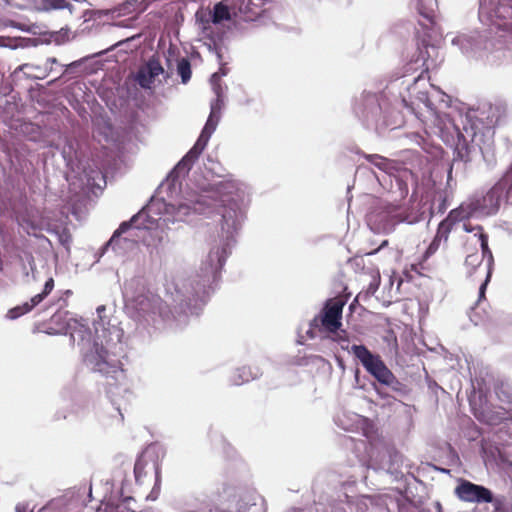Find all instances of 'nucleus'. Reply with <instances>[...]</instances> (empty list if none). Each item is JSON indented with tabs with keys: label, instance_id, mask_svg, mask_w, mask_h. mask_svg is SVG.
<instances>
[{
	"label": "nucleus",
	"instance_id": "obj_1",
	"mask_svg": "<svg viewBox=\"0 0 512 512\" xmlns=\"http://www.w3.org/2000/svg\"><path fill=\"white\" fill-rule=\"evenodd\" d=\"M475 214L476 211L470 199L468 202L462 203L459 207L452 209L448 216L439 223L437 233L427 248L422 261L418 263V265H422L430 255L434 254L438 250L442 239L447 241L449 234L456 223L467 220Z\"/></svg>",
	"mask_w": 512,
	"mask_h": 512
},
{
	"label": "nucleus",
	"instance_id": "obj_2",
	"mask_svg": "<svg viewBox=\"0 0 512 512\" xmlns=\"http://www.w3.org/2000/svg\"><path fill=\"white\" fill-rule=\"evenodd\" d=\"M446 209V192L440 189L434 180L429 179L426 184H423L418 206V222L431 218L434 214H442Z\"/></svg>",
	"mask_w": 512,
	"mask_h": 512
},
{
	"label": "nucleus",
	"instance_id": "obj_3",
	"mask_svg": "<svg viewBox=\"0 0 512 512\" xmlns=\"http://www.w3.org/2000/svg\"><path fill=\"white\" fill-rule=\"evenodd\" d=\"M351 350L363 367L379 382L389 385L394 380L393 373L388 369L379 355L372 354L364 345H353Z\"/></svg>",
	"mask_w": 512,
	"mask_h": 512
},
{
	"label": "nucleus",
	"instance_id": "obj_4",
	"mask_svg": "<svg viewBox=\"0 0 512 512\" xmlns=\"http://www.w3.org/2000/svg\"><path fill=\"white\" fill-rule=\"evenodd\" d=\"M509 199L511 198L506 196L503 188L496 183L485 195L475 196L470 200L476 213L492 215L499 210L502 202H507Z\"/></svg>",
	"mask_w": 512,
	"mask_h": 512
},
{
	"label": "nucleus",
	"instance_id": "obj_5",
	"mask_svg": "<svg viewBox=\"0 0 512 512\" xmlns=\"http://www.w3.org/2000/svg\"><path fill=\"white\" fill-rule=\"evenodd\" d=\"M454 493L459 500L464 502L491 503L493 501V494L488 488L465 479L460 480Z\"/></svg>",
	"mask_w": 512,
	"mask_h": 512
},
{
	"label": "nucleus",
	"instance_id": "obj_6",
	"mask_svg": "<svg viewBox=\"0 0 512 512\" xmlns=\"http://www.w3.org/2000/svg\"><path fill=\"white\" fill-rule=\"evenodd\" d=\"M149 472L155 474L156 484L160 481V464L157 453L154 450H144L134 465V475L137 483L142 484Z\"/></svg>",
	"mask_w": 512,
	"mask_h": 512
},
{
	"label": "nucleus",
	"instance_id": "obj_7",
	"mask_svg": "<svg viewBox=\"0 0 512 512\" xmlns=\"http://www.w3.org/2000/svg\"><path fill=\"white\" fill-rule=\"evenodd\" d=\"M343 306L341 300H331L325 305L321 324L327 331L334 333L340 328Z\"/></svg>",
	"mask_w": 512,
	"mask_h": 512
},
{
	"label": "nucleus",
	"instance_id": "obj_8",
	"mask_svg": "<svg viewBox=\"0 0 512 512\" xmlns=\"http://www.w3.org/2000/svg\"><path fill=\"white\" fill-rule=\"evenodd\" d=\"M54 279L50 277L44 285L43 291L33 296L29 302H25L22 305L16 306L8 311V317L10 319H16L28 312H30L35 306L40 304L53 290Z\"/></svg>",
	"mask_w": 512,
	"mask_h": 512
},
{
	"label": "nucleus",
	"instance_id": "obj_9",
	"mask_svg": "<svg viewBox=\"0 0 512 512\" xmlns=\"http://www.w3.org/2000/svg\"><path fill=\"white\" fill-rule=\"evenodd\" d=\"M211 135L206 132H201L199 138L197 139L194 146L188 151V153L182 158V160L177 164V170H186L189 171L193 165V163L199 158L201 153L206 148Z\"/></svg>",
	"mask_w": 512,
	"mask_h": 512
},
{
	"label": "nucleus",
	"instance_id": "obj_10",
	"mask_svg": "<svg viewBox=\"0 0 512 512\" xmlns=\"http://www.w3.org/2000/svg\"><path fill=\"white\" fill-rule=\"evenodd\" d=\"M214 91L217 95L216 101L211 105V112L207 119V122L203 128V132H206L210 135L215 131L216 126L218 124L220 118V110L223 105L222 95H221V86L219 84L214 83Z\"/></svg>",
	"mask_w": 512,
	"mask_h": 512
},
{
	"label": "nucleus",
	"instance_id": "obj_11",
	"mask_svg": "<svg viewBox=\"0 0 512 512\" xmlns=\"http://www.w3.org/2000/svg\"><path fill=\"white\" fill-rule=\"evenodd\" d=\"M92 362L94 364V369L100 373L109 374L117 371V366L110 363L109 353L103 347L96 348V353L93 356Z\"/></svg>",
	"mask_w": 512,
	"mask_h": 512
},
{
	"label": "nucleus",
	"instance_id": "obj_12",
	"mask_svg": "<svg viewBox=\"0 0 512 512\" xmlns=\"http://www.w3.org/2000/svg\"><path fill=\"white\" fill-rule=\"evenodd\" d=\"M147 214L144 211H140L136 215H134L130 221H124L122 222L119 227L114 231L112 237L110 240L106 243L104 249H107L108 247H113L116 245V243L119 241L120 236L128 231L133 225L137 228H141V225L138 224V221L144 217H146Z\"/></svg>",
	"mask_w": 512,
	"mask_h": 512
},
{
	"label": "nucleus",
	"instance_id": "obj_13",
	"mask_svg": "<svg viewBox=\"0 0 512 512\" xmlns=\"http://www.w3.org/2000/svg\"><path fill=\"white\" fill-rule=\"evenodd\" d=\"M440 97V93L437 89L433 87V93L429 94L428 92H419L418 100L423 102L427 108V112L429 116L432 117V122L436 125L438 124V120L440 118L439 111L437 106L435 105L433 98Z\"/></svg>",
	"mask_w": 512,
	"mask_h": 512
},
{
	"label": "nucleus",
	"instance_id": "obj_14",
	"mask_svg": "<svg viewBox=\"0 0 512 512\" xmlns=\"http://www.w3.org/2000/svg\"><path fill=\"white\" fill-rule=\"evenodd\" d=\"M437 0H418V13L428 22L425 26H433L436 19Z\"/></svg>",
	"mask_w": 512,
	"mask_h": 512
},
{
	"label": "nucleus",
	"instance_id": "obj_15",
	"mask_svg": "<svg viewBox=\"0 0 512 512\" xmlns=\"http://www.w3.org/2000/svg\"><path fill=\"white\" fill-rule=\"evenodd\" d=\"M425 53L428 56L427 58H424V55H423L422 51L420 53L421 58L423 59L422 66L424 67V69L421 72V74L418 75V81L424 79L425 75H428L430 70H434L437 67L436 59H434V58L430 59L431 56H435V57L438 56V50L436 49V47H434V46H430V47L426 46L425 47ZM427 79L429 80L430 77L427 76Z\"/></svg>",
	"mask_w": 512,
	"mask_h": 512
},
{
	"label": "nucleus",
	"instance_id": "obj_16",
	"mask_svg": "<svg viewBox=\"0 0 512 512\" xmlns=\"http://www.w3.org/2000/svg\"><path fill=\"white\" fill-rule=\"evenodd\" d=\"M473 146L461 135L455 146V160H460L465 163L470 162L472 158Z\"/></svg>",
	"mask_w": 512,
	"mask_h": 512
},
{
	"label": "nucleus",
	"instance_id": "obj_17",
	"mask_svg": "<svg viewBox=\"0 0 512 512\" xmlns=\"http://www.w3.org/2000/svg\"><path fill=\"white\" fill-rule=\"evenodd\" d=\"M211 14L212 23L214 24H219L223 21H229L231 19L230 9L223 1L214 5Z\"/></svg>",
	"mask_w": 512,
	"mask_h": 512
},
{
	"label": "nucleus",
	"instance_id": "obj_18",
	"mask_svg": "<svg viewBox=\"0 0 512 512\" xmlns=\"http://www.w3.org/2000/svg\"><path fill=\"white\" fill-rule=\"evenodd\" d=\"M475 236L478 237V240L480 241L482 258L487 259L489 265H491L494 262V258L492 251L488 245V234H486L485 232H481L479 234H475Z\"/></svg>",
	"mask_w": 512,
	"mask_h": 512
},
{
	"label": "nucleus",
	"instance_id": "obj_19",
	"mask_svg": "<svg viewBox=\"0 0 512 512\" xmlns=\"http://www.w3.org/2000/svg\"><path fill=\"white\" fill-rule=\"evenodd\" d=\"M177 72L181 77L182 83L186 84L191 79V64L187 58H181L178 61Z\"/></svg>",
	"mask_w": 512,
	"mask_h": 512
},
{
	"label": "nucleus",
	"instance_id": "obj_20",
	"mask_svg": "<svg viewBox=\"0 0 512 512\" xmlns=\"http://www.w3.org/2000/svg\"><path fill=\"white\" fill-rule=\"evenodd\" d=\"M196 20L202 26L203 33L207 36L208 32L212 31L211 23H212V14L211 11L208 12H197Z\"/></svg>",
	"mask_w": 512,
	"mask_h": 512
},
{
	"label": "nucleus",
	"instance_id": "obj_21",
	"mask_svg": "<svg viewBox=\"0 0 512 512\" xmlns=\"http://www.w3.org/2000/svg\"><path fill=\"white\" fill-rule=\"evenodd\" d=\"M154 80L155 79L153 78V76H150L146 72L145 66L141 67L136 74L137 83L140 85V87L144 89H150L152 84L154 83Z\"/></svg>",
	"mask_w": 512,
	"mask_h": 512
},
{
	"label": "nucleus",
	"instance_id": "obj_22",
	"mask_svg": "<svg viewBox=\"0 0 512 512\" xmlns=\"http://www.w3.org/2000/svg\"><path fill=\"white\" fill-rule=\"evenodd\" d=\"M145 67H146V72L150 76H153L154 79L156 77H158L159 75L163 74V72H164V69H163L159 59H157L155 57L150 58L148 60V62L146 63Z\"/></svg>",
	"mask_w": 512,
	"mask_h": 512
},
{
	"label": "nucleus",
	"instance_id": "obj_23",
	"mask_svg": "<svg viewBox=\"0 0 512 512\" xmlns=\"http://www.w3.org/2000/svg\"><path fill=\"white\" fill-rule=\"evenodd\" d=\"M225 258H226V249L224 247L222 248H217V249H213L210 251L209 253V259L210 261L212 262L214 259H216L217 261V264L215 265L214 267V270H220L224 263H225Z\"/></svg>",
	"mask_w": 512,
	"mask_h": 512
},
{
	"label": "nucleus",
	"instance_id": "obj_24",
	"mask_svg": "<svg viewBox=\"0 0 512 512\" xmlns=\"http://www.w3.org/2000/svg\"><path fill=\"white\" fill-rule=\"evenodd\" d=\"M497 183L503 188L506 196L512 198V163L509 169Z\"/></svg>",
	"mask_w": 512,
	"mask_h": 512
},
{
	"label": "nucleus",
	"instance_id": "obj_25",
	"mask_svg": "<svg viewBox=\"0 0 512 512\" xmlns=\"http://www.w3.org/2000/svg\"><path fill=\"white\" fill-rule=\"evenodd\" d=\"M103 512H134V510L128 506V503L125 500L118 503H106Z\"/></svg>",
	"mask_w": 512,
	"mask_h": 512
},
{
	"label": "nucleus",
	"instance_id": "obj_26",
	"mask_svg": "<svg viewBox=\"0 0 512 512\" xmlns=\"http://www.w3.org/2000/svg\"><path fill=\"white\" fill-rule=\"evenodd\" d=\"M367 161L378 167L379 169H385L387 167V159L377 154L365 155Z\"/></svg>",
	"mask_w": 512,
	"mask_h": 512
},
{
	"label": "nucleus",
	"instance_id": "obj_27",
	"mask_svg": "<svg viewBox=\"0 0 512 512\" xmlns=\"http://www.w3.org/2000/svg\"><path fill=\"white\" fill-rule=\"evenodd\" d=\"M497 14L499 17H503V18H509L511 19L512 21V6H504V5H500L498 8H497ZM511 29H512V22L509 23Z\"/></svg>",
	"mask_w": 512,
	"mask_h": 512
},
{
	"label": "nucleus",
	"instance_id": "obj_28",
	"mask_svg": "<svg viewBox=\"0 0 512 512\" xmlns=\"http://www.w3.org/2000/svg\"><path fill=\"white\" fill-rule=\"evenodd\" d=\"M502 420H505V426L508 428V430L510 431V436H512V417H507V418H504V417H498V416H495V417H491V420H490V424H498L500 421Z\"/></svg>",
	"mask_w": 512,
	"mask_h": 512
},
{
	"label": "nucleus",
	"instance_id": "obj_29",
	"mask_svg": "<svg viewBox=\"0 0 512 512\" xmlns=\"http://www.w3.org/2000/svg\"><path fill=\"white\" fill-rule=\"evenodd\" d=\"M74 153H75V151H74L72 142L67 141L66 146H64V148L62 150V154H63L64 158L71 160Z\"/></svg>",
	"mask_w": 512,
	"mask_h": 512
},
{
	"label": "nucleus",
	"instance_id": "obj_30",
	"mask_svg": "<svg viewBox=\"0 0 512 512\" xmlns=\"http://www.w3.org/2000/svg\"><path fill=\"white\" fill-rule=\"evenodd\" d=\"M68 312L66 311H57L51 317V322L55 324H60L67 316Z\"/></svg>",
	"mask_w": 512,
	"mask_h": 512
},
{
	"label": "nucleus",
	"instance_id": "obj_31",
	"mask_svg": "<svg viewBox=\"0 0 512 512\" xmlns=\"http://www.w3.org/2000/svg\"><path fill=\"white\" fill-rule=\"evenodd\" d=\"M463 228H464V230H465L466 232H468V233H472V232L476 231V233H475V234H479V233H481V232H484V229H483V227H482V226H480V225L472 226L470 223H465V224L463 225Z\"/></svg>",
	"mask_w": 512,
	"mask_h": 512
},
{
	"label": "nucleus",
	"instance_id": "obj_32",
	"mask_svg": "<svg viewBox=\"0 0 512 512\" xmlns=\"http://www.w3.org/2000/svg\"><path fill=\"white\" fill-rule=\"evenodd\" d=\"M415 506L412 503L402 504L399 506L398 512H414Z\"/></svg>",
	"mask_w": 512,
	"mask_h": 512
},
{
	"label": "nucleus",
	"instance_id": "obj_33",
	"mask_svg": "<svg viewBox=\"0 0 512 512\" xmlns=\"http://www.w3.org/2000/svg\"><path fill=\"white\" fill-rule=\"evenodd\" d=\"M488 281H489V275L487 276L486 280L481 284V286L479 288V299H482L485 297V291H486Z\"/></svg>",
	"mask_w": 512,
	"mask_h": 512
},
{
	"label": "nucleus",
	"instance_id": "obj_34",
	"mask_svg": "<svg viewBox=\"0 0 512 512\" xmlns=\"http://www.w3.org/2000/svg\"><path fill=\"white\" fill-rule=\"evenodd\" d=\"M405 280H406L407 282H410V281L412 280V276H411V275H409V273H408V272H405V273H404V277H401V278H400V281H399V284H398V288H400V287L403 285V283H404V281H405Z\"/></svg>",
	"mask_w": 512,
	"mask_h": 512
},
{
	"label": "nucleus",
	"instance_id": "obj_35",
	"mask_svg": "<svg viewBox=\"0 0 512 512\" xmlns=\"http://www.w3.org/2000/svg\"><path fill=\"white\" fill-rule=\"evenodd\" d=\"M67 5L66 0H55V3L53 4V7L56 9H62Z\"/></svg>",
	"mask_w": 512,
	"mask_h": 512
},
{
	"label": "nucleus",
	"instance_id": "obj_36",
	"mask_svg": "<svg viewBox=\"0 0 512 512\" xmlns=\"http://www.w3.org/2000/svg\"><path fill=\"white\" fill-rule=\"evenodd\" d=\"M37 72L34 74V77L38 79H42L47 75L46 70H41L39 67H36Z\"/></svg>",
	"mask_w": 512,
	"mask_h": 512
},
{
	"label": "nucleus",
	"instance_id": "obj_37",
	"mask_svg": "<svg viewBox=\"0 0 512 512\" xmlns=\"http://www.w3.org/2000/svg\"><path fill=\"white\" fill-rule=\"evenodd\" d=\"M378 286H379V280L374 281V282L370 283L368 291L371 293H374L378 289Z\"/></svg>",
	"mask_w": 512,
	"mask_h": 512
},
{
	"label": "nucleus",
	"instance_id": "obj_38",
	"mask_svg": "<svg viewBox=\"0 0 512 512\" xmlns=\"http://www.w3.org/2000/svg\"><path fill=\"white\" fill-rule=\"evenodd\" d=\"M55 63H57L56 58L51 57V58H47V60H46V64H55Z\"/></svg>",
	"mask_w": 512,
	"mask_h": 512
},
{
	"label": "nucleus",
	"instance_id": "obj_39",
	"mask_svg": "<svg viewBox=\"0 0 512 512\" xmlns=\"http://www.w3.org/2000/svg\"><path fill=\"white\" fill-rule=\"evenodd\" d=\"M68 327V323L63 321L62 327L60 328L61 331L66 330Z\"/></svg>",
	"mask_w": 512,
	"mask_h": 512
},
{
	"label": "nucleus",
	"instance_id": "obj_40",
	"mask_svg": "<svg viewBox=\"0 0 512 512\" xmlns=\"http://www.w3.org/2000/svg\"><path fill=\"white\" fill-rule=\"evenodd\" d=\"M218 78L217 74L212 75V80L215 81Z\"/></svg>",
	"mask_w": 512,
	"mask_h": 512
},
{
	"label": "nucleus",
	"instance_id": "obj_41",
	"mask_svg": "<svg viewBox=\"0 0 512 512\" xmlns=\"http://www.w3.org/2000/svg\"><path fill=\"white\" fill-rule=\"evenodd\" d=\"M2 45H4V44H3V39H2V38H0V46H2Z\"/></svg>",
	"mask_w": 512,
	"mask_h": 512
},
{
	"label": "nucleus",
	"instance_id": "obj_42",
	"mask_svg": "<svg viewBox=\"0 0 512 512\" xmlns=\"http://www.w3.org/2000/svg\"><path fill=\"white\" fill-rule=\"evenodd\" d=\"M411 268H412L413 270H415V269H416V266H415L414 264H412V265H411Z\"/></svg>",
	"mask_w": 512,
	"mask_h": 512
},
{
	"label": "nucleus",
	"instance_id": "obj_43",
	"mask_svg": "<svg viewBox=\"0 0 512 512\" xmlns=\"http://www.w3.org/2000/svg\"><path fill=\"white\" fill-rule=\"evenodd\" d=\"M418 162L422 163V157H418Z\"/></svg>",
	"mask_w": 512,
	"mask_h": 512
}]
</instances>
